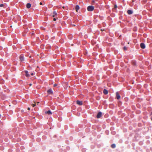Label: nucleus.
<instances>
[{"label": "nucleus", "mask_w": 152, "mask_h": 152, "mask_svg": "<svg viewBox=\"0 0 152 152\" xmlns=\"http://www.w3.org/2000/svg\"><path fill=\"white\" fill-rule=\"evenodd\" d=\"M94 7L92 6H89L87 7V10L88 11H93L94 9Z\"/></svg>", "instance_id": "obj_1"}, {"label": "nucleus", "mask_w": 152, "mask_h": 152, "mask_svg": "<svg viewBox=\"0 0 152 152\" xmlns=\"http://www.w3.org/2000/svg\"><path fill=\"white\" fill-rule=\"evenodd\" d=\"M102 115V113L101 112H99L98 113L96 117L98 118H100Z\"/></svg>", "instance_id": "obj_2"}, {"label": "nucleus", "mask_w": 152, "mask_h": 152, "mask_svg": "<svg viewBox=\"0 0 152 152\" xmlns=\"http://www.w3.org/2000/svg\"><path fill=\"white\" fill-rule=\"evenodd\" d=\"M20 61H24V58L23 55H21L20 56Z\"/></svg>", "instance_id": "obj_3"}, {"label": "nucleus", "mask_w": 152, "mask_h": 152, "mask_svg": "<svg viewBox=\"0 0 152 152\" xmlns=\"http://www.w3.org/2000/svg\"><path fill=\"white\" fill-rule=\"evenodd\" d=\"M47 92L49 94H53V91L51 88H50L48 90Z\"/></svg>", "instance_id": "obj_4"}, {"label": "nucleus", "mask_w": 152, "mask_h": 152, "mask_svg": "<svg viewBox=\"0 0 152 152\" xmlns=\"http://www.w3.org/2000/svg\"><path fill=\"white\" fill-rule=\"evenodd\" d=\"M116 97L117 99H119L121 98V96L118 92L116 93Z\"/></svg>", "instance_id": "obj_5"}, {"label": "nucleus", "mask_w": 152, "mask_h": 152, "mask_svg": "<svg viewBox=\"0 0 152 152\" xmlns=\"http://www.w3.org/2000/svg\"><path fill=\"white\" fill-rule=\"evenodd\" d=\"M141 48L142 49H144L145 48V44L143 43H141L140 45Z\"/></svg>", "instance_id": "obj_6"}, {"label": "nucleus", "mask_w": 152, "mask_h": 152, "mask_svg": "<svg viewBox=\"0 0 152 152\" xmlns=\"http://www.w3.org/2000/svg\"><path fill=\"white\" fill-rule=\"evenodd\" d=\"M77 104L79 105H81L83 104V102L79 100L77 101Z\"/></svg>", "instance_id": "obj_7"}, {"label": "nucleus", "mask_w": 152, "mask_h": 152, "mask_svg": "<svg viewBox=\"0 0 152 152\" xmlns=\"http://www.w3.org/2000/svg\"><path fill=\"white\" fill-rule=\"evenodd\" d=\"M79 9V6L78 5H76L75 7V10L77 12H78V10Z\"/></svg>", "instance_id": "obj_8"}, {"label": "nucleus", "mask_w": 152, "mask_h": 152, "mask_svg": "<svg viewBox=\"0 0 152 152\" xmlns=\"http://www.w3.org/2000/svg\"><path fill=\"white\" fill-rule=\"evenodd\" d=\"M45 113L48 114V115H51L52 114V113L50 110H48L47 111H46L45 112Z\"/></svg>", "instance_id": "obj_9"}, {"label": "nucleus", "mask_w": 152, "mask_h": 152, "mask_svg": "<svg viewBox=\"0 0 152 152\" xmlns=\"http://www.w3.org/2000/svg\"><path fill=\"white\" fill-rule=\"evenodd\" d=\"M31 4L30 3H28L26 4V7L27 8H29L31 7Z\"/></svg>", "instance_id": "obj_10"}, {"label": "nucleus", "mask_w": 152, "mask_h": 152, "mask_svg": "<svg viewBox=\"0 0 152 152\" xmlns=\"http://www.w3.org/2000/svg\"><path fill=\"white\" fill-rule=\"evenodd\" d=\"M127 13L128 14H129V15H131L132 14L133 12L131 10H128L127 11Z\"/></svg>", "instance_id": "obj_11"}, {"label": "nucleus", "mask_w": 152, "mask_h": 152, "mask_svg": "<svg viewBox=\"0 0 152 152\" xmlns=\"http://www.w3.org/2000/svg\"><path fill=\"white\" fill-rule=\"evenodd\" d=\"M103 92L104 94H107L108 93V91L106 89H104Z\"/></svg>", "instance_id": "obj_12"}, {"label": "nucleus", "mask_w": 152, "mask_h": 152, "mask_svg": "<svg viewBox=\"0 0 152 152\" xmlns=\"http://www.w3.org/2000/svg\"><path fill=\"white\" fill-rule=\"evenodd\" d=\"M57 15V13L55 11H54L53 12V15L52 16L53 17H54L55 16Z\"/></svg>", "instance_id": "obj_13"}, {"label": "nucleus", "mask_w": 152, "mask_h": 152, "mask_svg": "<svg viewBox=\"0 0 152 152\" xmlns=\"http://www.w3.org/2000/svg\"><path fill=\"white\" fill-rule=\"evenodd\" d=\"M25 72L26 73V77H29V75L28 73V71H25Z\"/></svg>", "instance_id": "obj_14"}, {"label": "nucleus", "mask_w": 152, "mask_h": 152, "mask_svg": "<svg viewBox=\"0 0 152 152\" xmlns=\"http://www.w3.org/2000/svg\"><path fill=\"white\" fill-rule=\"evenodd\" d=\"M111 147L112 148H114L116 147L115 145L114 144H113L111 145Z\"/></svg>", "instance_id": "obj_15"}, {"label": "nucleus", "mask_w": 152, "mask_h": 152, "mask_svg": "<svg viewBox=\"0 0 152 152\" xmlns=\"http://www.w3.org/2000/svg\"><path fill=\"white\" fill-rule=\"evenodd\" d=\"M34 104H31V105L33 106V107H34L36 105V103L35 102H34Z\"/></svg>", "instance_id": "obj_16"}, {"label": "nucleus", "mask_w": 152, "mask_h": 152, "mask_svg": "<svg viewBox=\"0 0 152 152\" xmlns=\"http://www.w3.org/2000/svg\"><path fill=\"white\" fill-rule=\"evenodd\" d=\"M4 4H0V7H2L4 6Z\"/></svg>", "instance_id": "obj_17"}, {"label": "nucleus", "mask_w": 152, "mask_h": 152, "mask_svg": "<svg viewBox=\"0 0 152 152\" xmlns=\"http://www.w3.org/2000/svg\"><path fill=\"white\" fill-rule=\"evenodd\" d=\"M124 50H127V48L125 46L124 47Z\"/></svg>", "instance_id": "obj_18"}, {"label": "nucleus", "mask_w": 152, "mask_h": 152, "mask_svg": "<svg viewBox=\"0 0 152 152\" xmlns=\"http://www.w3.org/2000/svg\"><path fill=\"white\" fill-rule=\"evenodd\" d=\"M117 7V5H114V8H116Z\"/></svg>", "instance_id": "obj_19"}, {"label": "nucleus", "mask_w": 152, "mask_h": 152, "mask_svg": "<svg viewBox=\"0 0 152 152\" xmlns=\"http://www.w3.org/2000/svg\"><path fill=\"white\" fill-rule=\"evenodd\" d=\"M57 84H54V85H53V86H54V87H56V86H57Z\"/></svg>", "instance_id": "obj_20"}, {"label": "nucleus", "mask_w": 152, "mask_h": 152, "mask_svg": "<svg viewBox=\"0 0 152 152\" xmlns=\"http://www.w3.org/2000/svg\"><path fill=\"white\" fill-rule=\"evenodd\" d=\"M133 64L134 65H136V63L135 62H133Z\"/></svg>", "instance_id": "obj_21"}, {"label": "nucleus", "mask_w": 152, "mask_h": 152, "mask_svg": "<svg viewBox=\"0 0 152 152\" xmlns=\"http://www.w3.org/2000/svg\"><path fill=\"white\" fill-rule=\"evenodd\" d=\"M53 20L54 21H56V18H53Z\"/></svg>", "instance_id": "obj_22"}, {"label": "nucleus", "mask_w": 152, "mask_h": 152, "mask_svg": "<svg viewBox=\"0 0 152 152\" xmlns=\"http://www.w3.org/2000/svg\"><path fill=\"white\" fill-rule=\"evenodd\" d=\"M34 75V74L33 73H31V75L32 76L33 75Z\"/></svg>", "instance_id": "obj_23"}, {"label": "nucleus", "mask_w": 152, "mask_h": 152, "mask_svg": "<svg viewBox=\"0 0 152 152\" xmlns=\"http://www.w3.org/2000/svg\"><path fill=\"white\" fill-rule=\"evenodd\" d=\"M72 26H75V25L74 24H72Z\"/></svg>", "instance_id": "obj_24"}, {"label": "nucleus", "mask_w": 152, "mask_h": 152, "mask_svg": "<svg viewBox=\"0 0 152 152\" xmlns=\"http://www.w3.org/2000/svg\"><path fill=\"white\" fill-rule=\"evenodd\" d=\"M39 4L40 5H42V2H40V3H39Z\"/></svg>", "instance_id": "obj_25"}, {"label": "nucleus", "mask_w": 152, "mask_h": 152, "mask_svg": "<svg viewBox=\"0 0 152 152\" xmlns=\"http://www.w3.org/2000/svg\"><path fill=\"white\" fill-rule=\"evenodd\" d=\"M151 117H152V112H151Z\"/></svg>", "instance_id": "obj_26"}, {"label": "nucleus", "mask_w": 152, "mask_h": 152, "mask_svg": "<svg viewBox=\"0 0 152 152\" xmlns=\"http://www.w3.org/2000/svg\"><path fill=\"white\" fill-rule=\"evenodd\" d=\"M28 110H30V108L29 107H28Z\"/></svg>", "instance_id": "obj_27"}, {"label": "nucleus", "mask_w": 152, "mask_h": 152, "mask_svg": "<svg viewBox=\"0 0 152 152\" xmlns=\"http://www.w3.org/2000/svg\"><path fill=\"white\" fill-rule=\"evenodd\" d=\"M39 102H37V104L38 105V104H39Z\"/></svg>", "instance_id": "obj_28"}, {"label": "nucleus", "mask_w": 152, "mask_h": 152, "mask_svg": "<svg viewBox=\"0 0 152 152\" xmlns=\"http://www.w3.org/2000/svg\"><path fill=\"white\" fill-rule=\"evenodd\" d=\"M65 7H64V6H63V7H62V8H63V9H64Z\"/></svg>", "instance_id": "obj_29"}, {"label": "nucleus", "mask_w": 152, "mask_h": 152, "mask_svg": "<svg viewBox=\"0 0 152 152\" xmlns=\"http://www.w3.org/2000/svg\"><path fill=\"white\" fill-rule=\"evenodd\" d=\"M31 84H30V86H31Z\"/></svg>", "instance_id": "obj_30"}, {"label": "nucleus", "mask_w": 152, "mask_h": 152, "mask_svg": "<svg viewBox=\"0 0 152 152\" xmlns=\"http://www.w3.org/2000/svg\"><path fill=\"white\" fill-rule=\"evenodd\" d=\"M151 120L152 121V118H151Z\"/></svg>", "instance_id": "obj_31"}]
</instances>
